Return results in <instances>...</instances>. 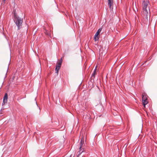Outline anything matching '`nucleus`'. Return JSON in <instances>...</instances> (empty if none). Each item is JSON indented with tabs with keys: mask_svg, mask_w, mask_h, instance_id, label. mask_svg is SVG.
Instances as JSON below:
<instances>
[{
	"mask_svg": "<svg viewBox=\"0 0 157 157\" xmlns=\"http://www.w3.org/2000/svg\"><path fill=\"white\" fill-rule=\"evenodd\" d=\"M13 21L14 22L17 27V29L19 30L22 26L23 19L20 18L17 15H15L14 17Z\"/></svg>",
	"mask_w": 157,
	"mask_h": 157,
	"instance_id": "nucleus-1",
	"label": "nucleus"
},
{
	"mask_svg": "<svg viewBox=\"0 0 157 157\" xmlns=\"http://www.w3.org/2000/svg\"><path fill=\"white\" fill-rule=\"evenodd\" d=\"M147 96L145 93H143L142 94V98L143 103L145 107V105L147 104L148 103V101L147 100Z\"/></svg>",
	"mask_w": 157,
	"mask_h": 157,
	"instance_id": "nucleus-2",
	"label": "nucleus"
},
{
	"mask_svg": "<svg viewBox=\"0 0 157 157\" xmlns=\"http://www.w3.org/2000/svg\"><path fill=\"white\" fill-rule=\"evenodd\" d=\"M148 2H145L144 1L142 3V5L143 6V9L144 11V13L146 16H147V14H148V12L147 8L148 6Z\"/></svg>",
	"mask_w": 157,
	"mask_h": 157,
	"instance_id": "nucleus-3",
	"label": "nucleus"
},
{
	"mask_svg": "<svg viewBox=\"0 0 157 157\" xmlns=\"http://www.w3.org/2000/svg\"><path fill=\"white\" fill-rule=\"evenodd\" d=\"M8 99V95L7 93H5L3 99L2 105H4L6 103H7Z\"/></svg>",
	"mask_w": 157,
	"mask_h": 157,
	"instance_id": "nucleus-4",
	"label": "nucleus"
},
{
	"mask_svg": "<svg viewBox=\"0 0 157 157\" xmlns=\"http://www.w3.org/2000/svg\"><path fill=\"white\" fill-rule=\"evenodd\" d=\"M63 61V59L62 58H61L59 60V61L57 62V65H56V66H57L58 67L60 68L61 64L62 63Z\"/></svg>",
	"mask_w": 157,
	"mask_h": 157,
	"instance_id": "nucleus-5",
	"label": "nucleus"
},
{
	"mask_svg": "<svg viewBox=\"0 0 157 157\" xmlns=\"http://www.w3.org/2000/svg\"><path fill=\"white\" fill-rule=\"evenodd\" d=\"M108 0V5L109 6V8L110 9H111L112 8V6L113 3V0Z\"/></svg>",
	"mask_w": 157,
	"mask_h": 157,
	"instance_id": "nucleus-6",
	"label": "nucleus"
},
{
	"mask_svg": "<svg viewBox=\"0 0 157 157\" xmlns=\"http://www.w3.org/2000/svg\"><path fill=\"white\" fill-rule=\"evenodd\" d=\"M102 28L99 29L97 31V32L95 34V36H98V35L101 32L102 30Z\"/></svg>",
	"mask_w": 157,
	"mask_h": 157,
	"instance_id": "nucleus-7",
	"label": "nucleus"
},
{
	"mask_svg": "<svg viewBox=\"0 0 157 157\" xmlns=\"http://www.w3.org/2000/svg\"><path fill=\"white\" fill-rule=\"evenodd\" d=\"M84 144V141L81 140L80 142V147L79 149H81L82 146L83 144Z\"/></svg>",
	"mask_w": 157,
	"mask_h": 157,
	"instance_id": "nucleus-8",
	"label": "nucleus"
},
{
	"mask_svg": "<svg viewBox=\"0 0 157 157\" xmlns=\"http://www.w3.org/2000/svg\"><path fill=\"white\" fill-rule=\"evenodd\" d=\"M60 69V68L58 67L57 66H56V69H55V71H56V73H57V74L58 73V71Z\"/></svg>",
	"mask_w": 157,
	"mask_h": 157,
	"instance_id": "nucleus-9",
	"label": "nucleus"
},
{
	"mask_svg": "<svg viewBox=\"0 0 157 157\" xmlns=\"http://www.w3.org/2000/svg\"><path fill=\"white\" fill-rule=\"evenodd\" d=\"M96 68H95V69L94 70V72L92 75V76H94V75H95V73H96Z\"/></svg>",
	"mask_w": 157,
	"mask_h": 157,
	"instance_id": "nucleus-10",
	"label": "nucleus"
},
{
	"mask_svg": "<svg viewBox=\"0 0 157 157\" xmlns=\"http://www.w3.org/2000/svg\"><path fill=\"white\" fill-rule=\"evenodd\" d=\"M99 39V38L98 36H95V35H94V40L95 41H96L97 40H98Z\"/></svg>",
	"mask_w": 157,
	"mask_h": 157,
	"instance_id": "nucleus-11",
	"label": "nucleus"
},
{
	"mask_svg": "<svg viewBox=\"0 0 157 157\" xmlns=\"http://www.w3.org/2000/svg\"><path fill=\"white\" fill-rule=\"evenodd\" d=\"M83 152V151H81V150H80L79 151V153L78 154V155H80V154H81V153L82 152Z\"/></svg>",
	"mask_w": 157,
	"mask_h": 157,
	"instance_id": "nucleus-12",
	"label": "nucleus"
},
{
	"mask_svg": "<svg viewBox=\"0 0 157 157\" xmlns=\"http://www.w3.org/2000/svg\"><path fill=\"white\" fill-rule=\"evenodd\" d=\"M5 1H6V0H3V2H5Z\"/></svg>",
	"mask_w": 157,
	"mask_h": 157,
	"instance_id": "nucleus-13",
	"label": "nucleus"
}]
</instances>
